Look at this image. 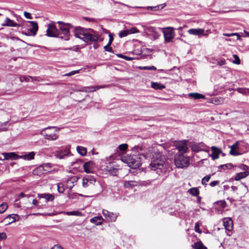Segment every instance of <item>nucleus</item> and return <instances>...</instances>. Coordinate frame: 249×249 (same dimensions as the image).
Masks as SVG:
<instances>
[{"label":"nucleus","instance_id":"f257e3e1","mask_svg":"<svg viewBox=\"0 0 249 249\" xmlns=\"http://www.w3.org/2000/svg\"><path fill=\"white\" fill-rule=\"evenodd\" d=\"M150 168L152 170L155 171L159 176L163 175L166 173L167 168L165 162V158L162 153L158 151H154L153 152Z\"/></svg>","mask_w":249,"mask_h":249},{"label":"nucleus","instance_id":"f03ea898","mask_svg":"<svg viewBox=\"0 0 249 249\" xmlns=\"http://www.w3.org/2000/svg\"><path fill=\"white\" fill-rule=\"evenodd\" d=\"M93 32V30L85 29L80 27H76L74 30V36L86 43L89 41L95 42L98 40V37L92 34Z\"/></svg>","mask_w":249,"mask_h":249},{"label":"nucleus","instance_id":"7ed1b4c3","mask_svg":"<svg viewBox=\"0 0 249 249\" xmlns=\"http://www.w3.org/2000/svg\"><path fill=\"white\" fill-rule=\"evenodd\" d=\"M122 161L132 169L139 168L142 165V159L139 155L127 156L122 158Z\"/></svg>","mask_w":249,"mask_h":249},{"label":"nucleus","instance_id":"20e7f679","mask_svg":"<svg viewBox=\"0 0 249 249\" xmlns=\"http://www.w3.org/2000/svg\"><path fill=\"white\" fill-rule=\"evenodd\" d=\"M59 130V128L55 126H49L43 128L41 131V134L44 137L45 139L49 141H54L58 138L56 134Z\"/></svg>","mask_w":249,"mask_h":249},{"label":"nucleus","instance_id":"39448f33","mask_svg":"<svg viewBox=\"0 0 249 249\" xmlns=\"http://www.w3.org/2000/svg\"><path fill=\"white\" fill-rule=\"evenodd\" d=\"M59 25L60 36L59 37L65 40H68L70 36L69 29L73 27L70 23H65L62 21H58Z\"/></svg>","mask_w":249,"mask_h":249},{"label":"nucleus","instance_id":"423d86ee","mask_svg":"<svg viewBox=\"0 0 249 249\" xmlns=\"http://www.w3.org/2000/svg\"><path fill=\"white\" fill-rule=\"evenodd\" d=\"M175 164L177 167L178 168H183L187 167L190 164V160L189 157H185L182 154H179L175 158Z\"/></svg>","mask_w":249,"mask_h":249},{"label":"nucleus","instance_id":"0eeeda50","mask_svg":"<svg viewBox=\"0 0 249 249\" xmlns=\"http://www.w3.org/2000/svg\"><path fill=\"white\" fill-rule=\"evenodd\" d=\"M103 167L102 170L106 174H108L112 176H116L117 175L118 168L116 162H109Z\"/></svg>","mask_w":249,"mask_h":249},{"label":"nucleus","instance_id":"6e6552de","mask_svg":"<svg viewBox=\"0 0 249 249\" xmlns=\"http://www.w3.org/2000/svg\"><path fill=\"white\" fill-rule=\"evenodd\" d=\"M162 32L165 42H170L175 36L174 28L173 27L164 28L162 29Z\"/></svg>","mask_w":249,"mask_h":249},{"label":"nucleus","instance_id":"1a4fd4ad","mask_svg":"<svg viewBox=\"0 0 249 249\" xmlns=\"http://www.w3.org/2000/svg\"><path fill=\"white\" fill-rule=\"evenodd\" d=\"M59 30L53 23L50 24L46 31V35L50 37H59L60 36Z\"/></svg>","mask_w":249,"mask_h":249},{"label":"nucleus","instance_id":"9d476101","mask_svg":"<svg viewBox=\"0 0 249 249\" xmlns=\"http://www.w3.org/2000/svg\"><path fill=\"white\" fill-rule=\"evenodd\" d=\"M175 145L179 152H180L179 154L183 155V154L186 153L188 150L187 141L186 140L176 142L175 143Z\"/></svg>","mask_w":249,"mask_h":249},{"label":"nucleus","instance_id":"9b49d317","mask_svg":"<svg viewBox=\"0 0 249 249\" xmlns=\"http://www.w3.org/2000/svg\"><path fill=\"white\" fill-rule=\"evenodd\" d=\"M27 23L29 24L27 25L29 33L28 34L25 33L24 34L26 36H35L38 29L37 23L34 21H28Z\"/></svg>","mask_w":249,"mask_h":249},{"label":"nucleus","instance_id":"f8f14e48","mask_svg":"<svg viewBox=\"0 0 249 249\" xmlns=\"http://www.w3.org/2000/svg\"><path fill=\"white\" fill-rule=\"evenodd\" d=\"M107 86L84 87L77 89V90L78 91L85 92H93L99 89L105 88Z\"/></svg>","mask_w":249,"mask_h":249},{"label":"nucleus","instance_id":"ddd939ff","mask_svg":"<svg viewBox=\"0 0 249 249\" xmlns=\"http://www.w3.org/2000/svg\"><path fill=\"white\" fill-rule=\"evenodd\" d=\"M102 213L108 221H115L118 216L116 213H114L106 210H103Z\"/></svg>","mask_w":249,"mask_h":249},{"label":"nucleus","instance_id":"4468645a","mask_svg":"<svg viewBox=\"0 0 249 249\" xmlns=\"http://www.w3.org/2000/svg\"><path fill=\"white\" fill-rule=\"evenodd\" d=\"M19 219V216L18 214H12L6 217L1 222H3L5 225L10 224Z\"/></svg>","mask_w":249,"mask_h":249},{"label":"nucleus","instance_id":"2eb2a0df","mask_svg":"<svg viewBox=\"0 0 249 249\" xmlns=\"http://www.w3.org/2000/svg\"><path fill=\"white\" fill-rule=\"evenodd\" d=\"M223 225L227 231H231L233 229V222L232 219L230 217H226L223 218Z\"/></svg>","mask_w":249,"mask_h":249},{"label":"nucleus","instance_id":"dca6fc26","mask_svg":"<svg viewBox=\"0 0 249 249\" xmlns=\"http://www.w3.org/2000/svg\"><path fill=\"white\" fill-rule=\"evenodd\" d=\"M188 33L190 35L197 36H200L201 35L207 36L206 34H204V30L201 28L190 29L188 31Z\"/></svg>","mask_w":249,"mask_h":249},{"label":"nucleus","instance_id":"f3484780","mask_svg":"<svg viewBox=\"0 0 249 249\" xmlns=\"http://www.w3.org/2000/svg\"><path fill=\"white\" fill-rule=\"evenodd\" d=\"M206 147V145L202 142L195 143L192 146V149L193 151L198 152L200 151H206L204 148Z\"/></svg>","mask_w":249,"mask_h":249},{"label":"nucleus","instance_id":"a211bd4d","mask_svg":"<svg viewBox=\"0 0 249 249\" xmlns=\"http://www.w3.org/2000/svg\"><path fill=\"white\" fill-rule=\"evenodd\" d=\"M95 163L92 161H89L85 162L83 165L84 171L87 173H90L92 172Z\"/></svg>","mask_w":249,"mask_h":249},{"label":"nucleus","instance_id":"6ab92c4d","mask_svg":"<svg viewBox=\"0 0 249 249\" xmlns=\"http://www.w3.org/2000/svg\"><path fill=\"white\" fill-rule=\"evenodd\" d=\"M211 149L212 150V153L211 155V157L213 160L218 159L219 154L220 153H222V151L220 149H219L214 146H212Z\"/></svg>","mask_w":249,"mask_h":249},{"label":"nucleus","instance_id":"aec40b11","mask_svg":"<svg viewBox=\"0 0 249 249\" xmlns=\"http://www.w3.org/2000/svg\"><path fill=\"white\" fill-rule=\"evenodd\" d=\"M78 178L77 176H72L69 178L67 181V186L71 190L74 186V184L77 181Z\"/></svg>","mask_w":249,"mask_h":249},{"label":"nucleus","instance_id":"412c9836","mask_svg":"<svg viewBox=\"0 0 249 249\" xmlns=\"http://www.w3.org/2000/svg\"><path fill=\"white\" fill-rule=\"evenodd\" d=\"M2 155L4 157V160H16L20 158L19 156L17 155L15 152L2 153Z\"/></svg>","mask_w":249,"mask_h":249},{"label":"nucleus","instance_id":"4be33fe9","mask_svg":"<svg viewBox=\"0 0 249 249\" xmlns=\"http://www.w3.org/2000/svg\"><path fill=\"white\" fill-rule=\"evenodd\" d=\"M36 153L32 151L28 153H25L20 157V158L23 159L25 160H30L34 159Z\"/></svg>","mask_w":249,"mask_h":249},{"label":"nucleus","instance_id":"5701e85b","mask_svg":"<svg viewBox=\"0 0 249 249\" xmlns=\"http://www.w3.org/2000/svg\"><path fill=\"white\" fill-rule=\"evenodd\" d=\"M38 196L39 198H45L47 201H52L54 200V196L51 194H38Z\"/></svg>","mask_w":249,"mask_h":249},{"label":"nucleus","instance_id":"b1692460","mask_svg":"<svg viewBox=\"0 0 249 249\" xmlns=\"http://www.w3.org/2000/svg\"><path fill=\"white\" fill-rule=\"evenodd\" d=\"M104 221V219L101 216H95L90 219V222L96 225H101Z\"/></svg>","mask_w":249,"mask_h":249},{"label":"nucleus","instance_id":"393cba45","mask_svg":"<svg viewBox=\"0 0 249 249\" xmlns=\"http://www.w3.org/2000/svg\"><path fill=\"white\" fill-rule=\"evenodd\" d=\"M3 26H9V27H18L19 25L17 23L15 22L13 20H11L10 18H7L5 21V22L2 24Z\"/></svg>","mask_w":249,"mask_h":249},{"label":"nucleus","instance_id":"a878e982","mask_svg":"<svg viewBox=\"0 0 249 249\" xmlns=\"http://www.w3.org/2000/svg\"><path fill=\"white\" fill-rule=\"evenodd\" d=\"M249 175V171L242 172L236 174L234 179L235 180H239Z\"/></svg>","mask_w":249,"mask_h":249},{"label":"nucleus","instance_id":"bb28decb","mask_svg":"<svg viewBox=\"0 0 249 249\" xmlns=\"http://www.w3.org/2000/svg\"><path fill=\"white\" fill-rule=\"evenodd\" d=\"M44 172L43 167L40 165L33 170V173L34 175L40 176L44 174Z\"/></svg>","mask_w":249,"mask_h":249},{"label":"nucleus","instance_id":"cd10ccee","mask_svg":"<svg viewBox=\"0 0 249 249\" xmlns=\"http://www.w3.org/2000/svg\"><path fill=\"white\" fill-rule=\"evenodd\" d=\"M188 95L194 99H204L205 97L204 95L197 93V92H193L190 93L188 94Z\"/></svg>","mask_w":249,"mask_h":249},{"label":"nucleus","instance_id":"c85d7f7f","mask_svg":"<svg viewBox=\"0 0 249 249\" xmlns=\"http://www.w3.org/2000/svg\"><path fill=\"white\" fill-rule=\"evenodd\" d=\"M86 179L88 181L89 184L90 185H94L96 181L95 177L91 175H87L85 177Z\"/></svg>","mask_w":249,"mask_h":249},{"label":"nucleus","instance_id":"c756f323","mask_svg":"<svg viewBox=\"0 0 249 249\" xmlns=\"http://www.w3.org/2000/svg\"><path fill=\"white\" fill-rule=\"evenodd\" d=\"M151 87L155 89H162L165 88V86L160 83L152 82L151 83Z\"/></svg>","mask_w":249,"mask_h":249},{"label":"nucleus","instance_id":"7c9ffc66","mask_svg":"<svg viewBox=\"0 0 249 249\" xmlns=\"http://www.w3.org/2000/svg\"><path fill=\"white\" fill-rule=\"evenodd\" d=\"M188 193L193 196H196L199 194V191L197 188L194 187L188 191Z\"/></svg>","mask_w":249,"mask_h":249},{"label":"nucleus","instance_id":"2f4dec72","mask_svg":"<svg viewBox=\"0 0 249 249\" xmlns=\"http://www.w3.org/2000/svg\"><path fill=\"white\" fill-rule=\"evenodd\" d=\"M76 149H77V152L79 154H80L81 155H82V156L86 155L87 152L86 148L83 147V146H78L76 147Z\"/></svg>","mask_w":249,"mask_h":249},{"label":"nucleus","instance_id":"473e14b6","mask_svg":"<svg viewBox=\"0 0 249 249\" xmlns=\"http://www.w3.org/2000/svg\"><path fill=\"white\" fill-rule=\"evenodd\" d=\"M193 248L195 249H207L201 241L197 242L193 245Z\"/></svg>","mask_w":249,"mask_h":249},{"label":"nucleus","instance_id":"72a5a7b5","mask_svg":"<svg viewBox=\"0 0 249 249\" xmlns=\"http://www.w3.org/2000/svg\"><path fill=\"white\" fill-rule=\"evenodd\" d=\"M236 90L239 93L245 95H248L249 94V89L239 88Z\"/></svg>","mask_w":249,"mask_h":249},{"label":"nucleus","instance_id":"f704fd0d","mask_svg":"<svg viewBox=\"0 0 249 249\" xmlns=\"http://www.w3.org/2000/svg\"><path fill=\"white\" fill-rule=\"evenodd\" d=\"M41 166L43 167L46 172H49L52 168V164L50 163H44L41 164Z\"/></svg>","mask_w":249,"mask_h":249},{"label":"nucleus","instance_id":"c9c22d12","mask_svg":"<svg viewBox=\"0 0 249 249\" xmlns=\"http://www.w3.org/2000/svg\"><path fill=\"white\" fill-rule=\"evenodd\" d=\"M128 35H130L128 29L125 30L121 31L119 33V36L120 38H122Z\"/></svg>","mask_w":249,"mask_h":249},{"label":"nucleus","instance_id":"e433bc0d","mask_svg":"<svg viewBox=\"0 0 249 249\" xmlns=\"http://www.w3.org/2000/svg\"><path fill=\"white\" fill-rule=\"evenodd\" d=\"M233 167V165L231 163H227L225 164L220 165L218 167V169H226L231 168Z\"/></svg>","mask_w":249,"mask_h":249},{"label":"nucleus","instance_id":"4c0bfd02","mask_svg":"<svg viewBox=\"0 0 249 249\" xmlns=\"http://www.w3.org/2000/svg\"><path fill=\"white\" fill-rule=\"evenodd\" d=\"M165 6V4H161L157 5L156 6H148L147 7V9L151 10H158L160 9V7H161V9L163 8Z\"/></svg>","mask_w":249,"mask_h":249},{"label":"nucleus","instance_id":"58836bf2","mask_svg":"<svg viewBox=\"0 0 249 249\" xmlns=\"http://www.w3.org/2000/svg\"><path fill=\"white\" fill-rule=\"evenodd\" d=\"M211 178V175H207L205 177H204L201 180V183L202 184L204 185H207V182H208Z\"/></svg>","mask_w":249,"mask_h":249},{"label":"nucleus","instance_id":"ea45409f","mask_svg":"<svg viewBox=\"0 0 249 249\" xmlns=\"http://www.w3.org/2000/svg\"><path fill=\"white\" fill-rule=\"evenodd\" d=\"M215 203L219 206L222 208H225L227 205V203L224 200L217 201Z\"/></svg>","mask_w":249,"mask_h":249},{"label":"nucleus","instance_id":"a19ab883","mask_svg":"<svg viewBox=\"0 0 249 249\" xmlns=\"http://www.w3.org/2000/svg\"><path fill=\"white\" fill-rule=\"evenodd\" d=\"M8 205L5 203H2L0 205V213H3L7 209Z\"/></svg>","mask_w":249,"mask_h":249},{"label":"nucleus","instance_id":"79ce46f5","mask_svg":"<svg viewBox=\"0 0 249 249\" xmlns=\"http://www.w3.org/2000/svg\"><path fill=\"white\" fill-rule=\"evenodd\" d=\"M140 69L142 70H151V71H156L157 70L156 67L154 66H144V67H140Z\"/></svg>","mask_w":249,"mask_h":249},{"label":"nucleus","instance_id":"37998d69","mask_svg":"<svg viewBox=\"0 0 249 249\" xmlns=\"http://www.w3.org/2000/svg\"><path fill=\"white\" fill-rule=\"evenodd\" d=\"M65 188L64 185L61 183L57 184V191L59 193H63L64 192Z\"/></svg>","mask_w":249,"mask_h":249},{"label":"nucleus","instance_id":"c03bdc74","mask_svg":"<svg viewBox=\"0 0 249 249\" xmlns=\"http://www.w3.org/2000/svg\"><path fill=\"white\" fill-rule=\"evenodd\" d=\"M238 150L236 149H231L230 151V154L234 156L241 155L242 153H240Z\"/></svg>","mask_w":249,"mask_h":249},{"label":"nucleus","instance_id":"a18cd8bd","mask_svg":"<svg viewBox=\"0 0 249 249\" xmlns=\"http://www.w3.org/2000/svg\"><path fill=\"white\" fill-rule=\"evenodd\" d=\"M223 35L224 36H237V39H236L237 40H239L240 38V35L238 33H231V34L226 33V34H224Z\"/></svg>","mask_w":249,"mask_h":249},{"label":"nucleus","instance_id":"49530a36","mask_svg":"<svg viewBox=\"0 0 249 249\" xmlns=\"http://www.w3.org/2000/svg\"><path fill=\"white\" fill-rule=\"evenodd\" d=\"M134 183H136V182L131 180L126 181L124 183V186L127 188L133 187L134 186L136 185V184H134Z\"/></svg>","mask_w":249,"mask_h":249},{"label":"nucleus","instance_id":"de8ad7c7","mask_svg":"<svg viewBox=\"0 0 249 249\" xmlns=\"http://www.w3.org/2000/svg\"><path fill=\"white\" fill-rule=\"evenodd\" d=\"M239 168L244 171V172H247V171H249V166L245 165V164H241L239 166Z\"/></svg>","mask_w":249,"mask_h":249},{"label":"nucleus","instance_id":"09e8293b","mask_svg":"<svg viewBox=\"0 0 249 249\" xmlns=\"http://www.w3.org/2000/svg\"><path fill=\"white\" fill-rule=\"evenodd\" d=\"M127 144L125 143L120 144L118 147L119 150L122 151H125L127 148Z\"/></svg>","mask_w":249,"mask_h":249},{"label":"nucleus","instance_id":"8fccbe9b","mask_svg":"<svg viewBox=\"0 0 249 249\" xmlns=\"http://www.w3.org/2000/svg\"><path fill=\"white\" fill-rule=\"evenodd\" d=\"M66 213L68 215H79L80 212L78 211H71V212H66Z\"/></svg>","mask_w":249,"mask_h":249},{"label":"nucleus","instance_id":"3c124183","mask_svg":"<svg viewBox=\"0 0 249 249\" xmlns=\"http://www.w3.org/2000/svg\"><path fill=\"white\" fill-rule=\"evenodd\" d=\"M128 30H129L130 35L139 33V31L136 27H132L131 28L128 29Z\"/></svg>","mask_w":249,"mask_h":249},{"label":"nucleus","instance_id":"603ef678","mask_svg":"<svg viewBox=\"0 0 249 249\" xmlns=\"http://www.w3.org/2000/svg\"><path fill=\"white\" fill-rule=\"evenodd\" d=\"M238 143H239V142L237 141L232 145L229 146V147L231 148V149L238 150L239 148Z\"/></svg>","mask_w":249,"mask_h":249},{"label":"nucleus","instance_id":"864d4df0","mask_svg":"<svg viewBox=\"0 0 249 249\" xmlns=\"http://www.w3.org/2000/svg\"><path fill=\"white\" fill-rule=\"evenodd\" d=\"M118 56L120 57V58H122L126 60H133V58H132V57H129V56H126V55H123L122 54H118Z\"/></svg>","mask_w":249,"mask_h":249},{"label":"nucleus","instance_id":"5fc2aeb1","mask_svg":"<svg viewBox=\"0 0 249 249\" xmlns=\"http://www.w3.org/2000/svg\"><path fill=\"white\" fill-rule=\"evenodd\" d=\"M195 231L198 233H201V230L199 229V222H196L195 223Z\"/></svg>","mask_w":249,"mask_h":249},{"label":"nucleus","instance_id":"6e6d98bb","mask_svg":"<svg viewBox=\"0 0 249 249\" xmlns=\"http://www.w3.org/2000/svg\"><path fill=\"white\" fill-rule=\"evenodd\" d=\"M79 72V70H76V71H72L69 73H67L64 75V76H72L75 74L78 73Z\"/></svg>","mask_w":249,"mask_h":249},{"label":"nucleus","instance_id":"4d7b16f0","mask_svg":"<svg viewBox=\"0 0 249 249\" xmlns=\"http://www.w3.org/2000/svg\"><path fill=\"white\" fill-rule=\"evenodd\" d=\"M233 57L234 58V60L233 61V63L236 64H240V60L238 56V55L234 54L233 55Z\"/></svg>","mask_w":249,"mask_h":249},{"label":"nucleus","instance_id":"13d9d810","mask_svg":"<svg viewBox=\"0 0 249 249\" xmlns=\"http://www.w3.org/2000/svg\"><path fill=\"white\" fill-rule=\"evenodd\" d=\"M82 186L84 188H87L89 186L85 177L83 178Z\"/></svg>","mask_w":249,"mask_h":249},{"label":"nucleus","instance_id":"bf43d9fd","mask_svg":"<svg viewBox=\"0 0 249 249\" xmlns=\"http://www.w3.org/2000/svg\"><path fill=\"white\" fill-rule=\"evenodd\" d=\"M110 45H108V43L104 47V49L105 51L109 52H112V48L110 47Z\"/></svg>","mask_w":249,"mask_h":249},{"label":"nucleus","instance_id":"052dcab7","mask_svg":"<svg viewBox=\"0 0 249 249\" xmlns=\"http://www.w3.org/2000/svg\"><path fill=\"white\" fill-rule=\"evenodd\" d=\"M219 183V180H214V181H212L210 183V185L211 187H214L216 185H218Z\"/></svg>","mask_w":249,"mask_h":249},{"label":"nucleus","instance_id":"680f3d73","mask_svg":"<svg viewBox=\"0 0 249 249\" xmlns=\"http://www.w3.org/2000/svg\"><path fill=\"white\" fill-rule=\"evenodd\" d=\"M147 30L150 32L154 33L155 34L157 33L156 32V28L155 27H148L147 28Z\"/></svg>","mask_w":249,"mask_h":249},{"label":"nucleus","instance_id":"e2e57ef3","mask_svg":"<svg viewBox=\"0 0 249 249\" xmlns=\"http://www.w3.org/2000/svg\"><path fill=\"white\" fill-rule=\"evenodd\" d=\"M24 15L25 17V18H28V19H32L33 18V17L31 16V14L27 12H24Z\"/></svg>","mask_w":249,"mask_h":249},{"label":"nucleus","instance_id":"0e129e2a","mask_svg":"<svg viewBox=\"0 0 249 249\" xmlns=\"http://www.w3.org/2000/svg\"><path fill=\"white\" fill-rule=\"evenodd\" d=\"M7 237L6 234L5 232L0 233V240L6 239Z\"/></svg>","mask_w":249,"mask_h":249},{"label":"nucleus","instance_id":"69168bd1","mask_svg":"<svg viewBox=\"0 0 249 249\" xmlns=\"http://www.w3.org/2000/svg\"><path fill=\"white\" fill-rule=\"evenodd\" d=\"M34 215L52 216V215H53V213H34Z\"/></svg>","mask_w":249,"mask_h":249},{"label":"nucleus","instance_id":"338daca9","mask_svg":"<svg viewBox=\"0 0 249 249\" xmlns=\"http://www.w3.org/2000/svg\"><path fill=\"white\" fill-rule=\"evenodd\" d=\"M51 249H63V248L59 245H54Z\"/></svg>","mask_w":249,"mask_h":249},{"label":"nucleus","instance_id":"774afa93","mask_svg":"<svg viewBox=\"0 0 249 249\" xmlns=\"http://www.w3.org/2000/svg\"><path fill=\"white\" fill-rule=\"evenodd\" d=\"M109 41H108V45H111V44L112 43V42L113 40V37L110 34H109Z\"/></svg>","mask_w":249,"mask_h":249}]
</instances>
